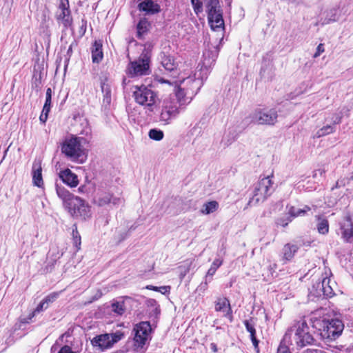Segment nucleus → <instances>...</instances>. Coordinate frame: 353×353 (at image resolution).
Returning a JSON list of instances; mask_svg holds the SVG:
<instances>
[{"label": "nucleus", "instance_id": "57", "mask_svg": "<svg viewBox=\"0 0 353 353\" xmlns=\"http://www.w3.org/2000/svg\"><path fill=\"white\" fill-rule=\"evenodd\" d=\"M250 339L252 342V344L254 347V349L259 352V341L256 339V335L255 336H250Z\"/></svg>", "mask_w": 353, "mask_h": 353}, {"label": "nucleus", "instance_id": "21", "mask_svg": "<svg viewBox=\"0 0 353 353\" xmlns=\"http://www.w3.org/2000/svg\"><path fill=\"white\" fill-rule=\"evenodd\" d=\"M59 176L63 183L71 188L76 187L79 183L77 174L73 173L69 168L61 170Z\"/></svg>", "mask_w": 353, "mask_h": 353}, {"label": "nucleus", "instance_id": "55", "mask_svg": "<svg viewBox=\"0 0 353 353\" xmlns=\"http://www.w3.org/2000/svg\"><path fill=\"white\" fill-rule=\"evenodd\" d=\"M73 240V244L76 247L77 250H80L81 246V236H75L74 238H72Z\"/></svg>", "mask_w": 353, "mask_h": 353}, {"label": "nucleus", "instance_id": "8", "mask_svg": "<svg viewBox=\"0 0 353 353\" xmlns=\"http://www.w3.org/2000/svg\"><path fill=\"white\" fill-rule=\"evenodd\" d=\"M133 97L137 103L148 108L150 110H152V107L155 104L157 98V94L145 85L136 86Z\"/></svg>", "mask_w": 353, "mask_h": 353}, {"label": "nucleus", "instance_id": "35", "mask_svg": "<svg viewBox=\"0 0 353 353\" xmlns=\"http://www.w3.org/2000/svg\"><path fill=\"white\" fill-rule=\"evenodd\" d=\"M218 208V202L216 201H212L204 203L201 211L202 214H209L215 212Z\"/></svg>", "mask_w": 353, "mask_h": 353}, {"label": "nucleus", "instance_id": "23", "mask_svg": "<svg viewBox=\"0 0 353 353\" xmlns=\"http://www.w3.org/2000/svg\"><path fill=\"white\" fill-rule=\"evenodd\" d=\"M340 11L337 8H332L324 12V17L321 18L319 23L322 25H327L330 23L336 22L339 20Z\"/></svg>", "mask_w": 353, "mask_h": 353}, {"label": "nucleus", "instance_id": "61", "mask_svg": "<svg viewBox=\"0 0 353 353\" xmlns=\"http://www.w3.org/2000/svg\"><path fill=\"white\" fill-rule=\"evenodd\" d=\"M48 114H46L43 112H41L40 117H39V120L42 123H45L47 121V119H48Z\"/></svg>", "mask_w": 353, "mask_h": 353}, {"label": "nucleus", "instance_id": "10", "mask_svg": "<svg viewBox=\"0 0 353 353\" xmlns=\"http://www.w3.org/2000/svg\"><path fill=\"white\" fill-rule=\"evenodd\" d=\"M203 72H200L199 74L195 73L194 77H188L181 81V85L185 87L190 94L189 99H192L193 97L198 93L202 87L203 77L201 75Z\"/></svg>", "mask_w": 353, "mask_h": 353}, {"label": "nucleus", "instance_id": "26", "mask_svg": "<svg viewBox=\"0 0 353 353\" xmlns=\"http://www.w3.org/2000/svg\"><path fill=\"white\" fill-rule=\"evenodd\" d=\"M56 191L58 196L63 201L65 208L73 199H75L77 196L70 193L64 187L59 186L58 184L56 185Z\"/></svg>", "mask_w": 353, "mask_h": 353}, {"label": "nucleus", "instance_id": "60", "mask_svg": "<svg viewBox=\"0 0 353 353\" xmlns=\"http://www.w3.org/2000/svg\"><path fill=\"white\" fill-rule=\"evenodd\" d=\"M50 108H51L50 104L45 103L41 112L46 114H48L50 111Z\"/></svg>", "mask_w": 353, "mask_h": 353}, {"label": "nucleus", "instance_id": "49", "mask_svg": "<svg viewBox=\"0 0 353 353\" xmlns=\"http://www.w3.org/2000/svg\"><path fill=\"white\" fill-rule=\"evenodd\" d=\"M110 334L111 335L110 341L111 343H112V345L120 341L124 336L123 333L121 331H117Z\"/></svg>", "mask_w": 353, "mask_h": 353}, {"label": "nucleus", "instance_id": "30", "mask_svg": "<svg viewBox=\"0 0 353 353\" xmlns=\"http://www.w3.org/2000/svg\"><path fill=\"white\" fill-rule=\"evenodd\" d=\"M57 19L61 21L65 28H68L72 24V19L70 11L59 10Z\"/></svg>", "mask_w": 353, "mask_h": 353}, {"label": "nucleus", "instance_id": "6", "mask_svg": "<svg viewBox=\"0 0 353 353\" xmlns=\"http://www.w3.org/2000/svg\"><path fill=\"white\" fill-rule=\"evenodd\" d=\"M278 112L275 108H256L250 114L252 122L257 125H274L277 122Z\"/></svg>", "mask_w": 353, "mask_h": 353}, {"label": "nucleus", "instance_id": "27", "mask_svg": "<svg viewBox=\"0 0 353 353\" xmlns=\"http://www.w3.org/2000/svg\"><path fill=\"white\" fill-rule=\"evenodd\" d=\"M103 57L102 43L101 41H95L92 47V62L99 63L103 59Z\"/></svg>", "mask_w": 353, "mask_h": 353}, {"label": "nucleus", "instance_id": "52", "mask_svg": "<svg viewBox=\"0 0 353 353\" xmlns=\"http://www.w3.org/2000/svg\"><path fill=\"white\" fill-rule=\"evenodd\" d=\"M276 353H291L289 347L285 345L283 341L281 342Z\"/></svg>", "mask_w": 353, "mask_h": 353}, {"label": "nucleus", "instance_id": "28", "mask_svg": "<svg viewBox=\"0 0 353 353\" xmlns=\"http://www.w3.org/2000/svg\"><path fill=\"white\" fill-rule=\"evenodd\" d=\"M299 247L297 245L292 243H286L282 249L283 259L285 261H290L294 256L295 253L298 251Z\"/></svg>", "mask_w": 353, "mask_h": 353}, {"label": "nucleus", "instance_id": "39", "mask_svg": "<svg viewBox=\"0 0 353 353\" xmlns=\"http://www.w3.org/2000/svg\"><path fill=\"white\" fill-rule=\"evenodd\" d=\"M223 261L219 259H215L212 263L210 268H209L205 276L208 278H211L215 274L217 269L222 265Z\"/></svg>", "mask_w": 353, "mask_h": 353}, {"label": "nucleus", "instance_id": "32", "mask_svg": "<svg viewBox=\"0 0 353 353\" xmlns=\"http://www.w3.org/2000/svg\"><path fill=\"white\" fill-rule=\"evenodd\" d=\"M150 26V23L146 19H141L137 26V37L138 39H141L143 35L145 34L148 30V27Z\"/></svg>", "mask_w": 353, "mask_h": 353}, {"label": "nucleus", "instance_id": "33", "mask_svg": "<svg viewBox=\"0 0 353 353\" xmlns=\"http://www.w3.org/2000/svg\"><path fill=\"white\" fill-rule=\"evenodd\" d=\"M48 307L46 306L43 300L40 302V303L37 306L34 310L29 314L28 318H23L21 319V322L22 323H28L29 321H30L37 314L46 310Z\"/></svg>", "mask_w": 353, "mask_h": 353}, {"label": "nucleus", "instance_id": "48", "mask_svg": "<svg viewBox=\"0 0 353 353\" xmlns=\"http://www.w3.org/2000/svg\"><path fill=\"white\" fill-rule=\"evenodd\" d=\"M343 118V113L341 112L332 114L330 121L332 125L339 124L341 122Z\"/></svg>", "mask_w": 353, "mask_h": 353}, {"label": "nucleus", "instance_id": "31", "mask_svg": "<svg viewBox=\"0 0 353 353\" xmlns=\"http://www.w3.org/2000/svg\"><path fill=\"white\" fill-rule=\"evenodd\" d=\"M311 210L308 205H305L303 209L296 208L294 206H290L288 209V215L294 219L297 216H304L308 211Z\"/></svg>", "mask_w": 353, "mask_h": 353}, {"label": "nucleus", "instance_id": "20", "mask_svg": "<svg viewBox=\"0 0 353 353\" xmlns=\"http://www.w3.org/2000/svg\"><path fill=\"white\" fill-rule=\"evenodd\" d=\"M110 338L111 335L109 334H101L94 337L91 343L94 347H98L100 350H103L112 346Z\"/></svg>", "mask_w": 353, "mask_h": 353}, {"label": "nucleus", "instance_id": "63", "mask_svg": "<svg viewBox=\"0 0 353 353\" xmlns=\"http://www.w3.org/2000/svg\"><path fill=\"white\" fill-rule=\"evenodd\" d=\"M152 312L155 315H159L161 312L159 305L155 306V307H154Z\"/></svg>", "mask_w": 353, "mask_h": 353}, {"label": "nucleus", "instance_id": "46", "mask_svg": "<svg viewBox=\"0 0 353 353\" xmlns=\"http://www.w3.org/2000/svg\"><path fill=\"white\" fill-rule=\"evenodd\" d=\"M58 296H59L58 292H52V293H50V294H48V296H46L43 299V301L45 303L46 306L49 307V305L51 303H52L53 302H54L57 300Z\"/></svg>", "mask_w": 353, "mask_h": 353}, {"label": "nucleus", "instance_id": "34", "mask_svg": "<svg viewBox=\"0 0 353 353\" xmlns=\"http://www.w3.org/2000/svg\"><path fill=\"white\" fill-rule=\"evenodd\" d=\"M111 310L117 315H122L125 311L123 301H113L111 303Z\"/></svg>", "mask_w": 353, "mask_h": 353}, {"label": "nucleus", "instance_id": "37", "mask_svg": "<svg viewBox=\"0 0 353 353\" xmlns=\"http://www.w3.org/2000/svg\"><path fill=\"white\" fill-rule=\"evenodd\" d=\"M31 87L32 90H35L37 92H39L41 88V73L35 72H34Z\"/></svg>", "mask_w": 353, "mask_h": 353}, {"label": "nucleus", "instance_id": "12", "mask_svg": "<svg viewBox=\"0 0 353 353\" xmlns=\"http://www.w3.org/2000/svg\"><path fill=\"white\" fill-rule=\"evenodd\" d=\"M219 52V49L217 46L212 47L208 46V48L204 50L203 54V65L201 68V71L205 72V79L207 78V74L209 72L210 68L218 57Z\"/></svg>", "mask_w": 353, "mask_h": 353}, {"label": "nucleus", "instance_id": "53", "mask_svg": "<svg viewBox=\"0 0 353 353\" xmlns=\"http://www.w3.org/2000/svg\"><path fill=\"white\" fill-rule=\"evenodd\" d=\"M325 51L324 45L323 43L319 44L316 48V52L314 54L313 57L317 58Z\"/></svg>", "mask_w": 353, "mask_h": 353}, {"label": "nucleus", "instance_id": "58", "mask_svg": "<svg viewBox=\"0 0 353 353\" xmlns=\"http://www.w3.org/2000/svg\"><path fill=\"white\" fill-rule=\"evenodd\" d=\"M146 304L148 307H155L158 305L157 301L153 299H149L146 301Z\"/></svg>", "mask_w": 353, "mask_h": 353}, {"label": "nucleus", "instance_id": "16", "mask_svg": "<svg viewBox=\"0 0 353 353\" xmlns=\"http://www.w3.org/2000/svg\"><path fill=\"white\" fill-rule=\"evenodd\" d=\"M32 176L34 185L41 188L43 185V181L42 177L41 160L39 158H36L32 163Z\"/></svg>", "mask_w": 353, "mask_h": 353}, {"label": "nucleus", "instance_id": "44", "mask_svg": "<svg viewBox=\"0 0 353 353\" xmlns=\"http://www.w3.org/2000/svg\"><path fill=\"white\" fill-rule=\"evenodd\" d=\"M146 288L148 290L156 291V292H159L163 294L169 293L170 290V286H168H168L165 285V286L157 287V286L150 285H148L146 287Z\"/></svg>", "mask_w": 353, "mask_h": 353}, {"label": "nucleus", "instance_id": "42", "mask_svg": "<svg viewBox=\"0 0 353 353\" xmlns=\"http://www.w3.org/2000/svg\"><path fill=\"white\" fill-rule=\"evenodd\" d=\"M292 221V216H290L288 214L285 215L283 216L279 217L276 219L275 223L277 225H280L282 227H286L288 224Z\"/></svg>", "mask_w": 353, "mask_h": 353}, {"label": "nucleus", "instance_id": "13", "mask_svg": "<svg viewBox=\"0 0 353 353\" xmlns=\"http://www.w3.org/2000/svg\"><path fill=\"white\" fill-rule=\"evenodd\" d=\"M179 106L171 100H164L160 114V120L168 123L169 121L175 118L179 113Z\"/></svg>", "mask_w": 353, "mask_h": 353}, {"label": "nucleus", "instance_id": "50", "mask_svg": "<svg viewBox=\"0 0 353 353\" xmlns=\"http://www.w3.org/2000/svg\"><path fill=\"white\" fill-rule=\"evenodd\" d=\"M330 278H328L327 276H325V277H323L321 281H316V286H317V288L321 287V288L330 286Z\"/></svg>", "mask_w": 353, "mask_h": 353}, {"label": "nucleus", "instance_id": "36", "mask_svg": "<svg viewBox=\"0 0 353 353\" xmlns=\"http://www.w3.org/2000/svg\"><path fill=\"white\" fill-rule=\"evenodd\" d=\"M238 135V133L235 130H230L229 132L223 137L222 143H223L225 146H229L236 140Z\"/></svg>", "mask_w": 353, "mask_h": 353}, {"label": "nucleus", "instance_id": "22", "mask_svg": "<svg viewBox=\"0 0 353 353\" xmlns=\"http://www.w3.org/2000/svg\"><path fill=\"white\" fill-rule=\"evenodd\" d=\"M225 309H227V312L224 316L232 321V310L229 300L226 297L218 298L215 302V310L216 312H225Z\"/></svg>", "mask_w": 353, "mask_h": 353}, {"label": "nucleus", "instance_id": "5", "mask_svg": "<svg viewBox=\"0 0 353 353\" xmlns=\"http://www.w3.org/2000/svg\"><path fill=\"white\" fill-rule=\"evenodd\" d=\"M150 57L148 52H143L137 60L131 61L127 68V74L130 77L148 75L150 70Z\"/></svg>", "mask_w": 353, "mask_h": 353}, {"label": "nucleus", "instance_id": "7", "mask_svg": "<svg viewBox=\"0 0 353 353\" xmlns=\"http://www.w3.org/2000/svg\"><path fill=\"white\" fill-rule=\"evenodd\" d=\"M70 215L81 220H86L91 217V208L89 204L81 198L77 196L73 199L65 208Z\"/></svg>", "mask_w": 353, "mask_h": 353}, {"label": "nucleus", "instance_id": "54", "mask_svg": "<svg viewBox=\"0 0 353 353\" xmlns=\"http://www.w3.org/2000/svg\"><path fill=\"white\" fill-rule=\"evenodd\" d=\"M52 89L50 88H47L46 93V103H48L51 105L52 101Z\"/></svg>", "mask_w": 353, "mask_h": 353}, {"label": "nucleus", "instance_id": "47", "mask_svg": "<svg viewBox=\"0 0 353 353\" xmlns=\"http://www.w3.org/2000/svg\"><path fill=\"white\" fill-rule=\"evenodd\" d=\"M203 1L199 0H194L191 1L194 12L196 14L203 12Z\"/></svg>", "mask_w": 353, "mask_h": 353}, {"label": "nucleus", "instance_id": "17", "mask_svg": "<svg viewBox=\"0 0 353 353\" xmlns=\"http://www.w3.org/2000/svg\"><path fill=\"white\" fill-rule=\"evenodd\" d=\"M137 8L139 11L149 15H153L161 12L160 5L154 0H143L138 4Z\"/></svg>", "mask_w": 353, "mask_h": 353}, {"label": "nucleus", "instance_id": "62", "mask_svg": "<svg viewBox=\"0 0 353 353\" xmlns=\"http://www.w3.org/2000/svg\"><path fill=\"white\" fill-rule=\"evenodd\" d=\"M338 183H340V185L342 187H343V186L346 185L347 184H348L349 183H347V178H343V179H339L338 180Z\"/></svg>", "mask_w": 353, "mask_h": 353}, {"label": "nucleus", "instance_id": "29", "mask_svg": "<svg viewBox=\"0 0 353 353\" xmlns=\"http://www.w3.org/2000/svg\"><path fill=\"white\" fill-rule=\"evenodd\" d=\"M317 223L316 229L321 234L325 235L329 232V222L327 219L316 216Z\"/></svg>", "mask_w": 353, "mask_h": 353}, {"label": "nucleus", "instance_id": "15", "mask_svg": "<svg viewBox=\"0 0 353 353\" xmlns=\"http://www.w3.org/2000/svg\"><path fill=\"white\" fill-rule=\"evenodd\" d=\"M334 294V290L330 286L325 288H317L316 282L309 288L308 297L310 300L314 301L315 298H327L331 297Z\"/></svg>", "mask_w": 353, "mask_h": 353}, {"label": "nucleus", "instance_id": "18", "mask_svg": "<svg viewBox=\"0 0 353 353\" xmlns=\"http://www.w3.org/2000/svg\"><path fill=\"white\" fill-rule=\"evenodd\" d=\"M344 222L341 224L342 238L345 241L349 242L353 237V219L350 213H347L344 217Z\"/></svg>", "mask_w": 353, "mask_h": 353}, {"label": "nucleus", "instance_id": "64", "mask_svg": "<svg viewBox=\"0 0 353 353\" xmlns=\"http://www.w3.org/2000/svg\"><path fill=\"white\" fill-rule=\"evenodd\" d=\"M75 236H80L79 232L77 231V228L75 226V228L72 230V238Z\"/></svg>", "mask_w": 353, "mask_h": 353}, {"label": "nucleus", "instance_id": "51", "mask_svg": "<svg viewBox=\"0 0 353 353\" xmlns=\"http://www.w3.org/2000/svg\"><path fill=\"white\" fill-rule=\"evenodd\" d=\"M59 10L70 11L69 8L68 0H60Z\"/></svg>", "mask_w": 353, "mask_h": 353}, {"label": "nucleus", "instance_id": "40", "mask_svg": "<svg viewBox=\"0 0 353 353\" xmlns=\"http://www.w3.org/2000/svg\"><path fill=\"white\" fill-rule=\"evenodd\" d=\"M150 139L154 141H161L163 139L164 134L161 130L157 128H153L150 130L148 132Z\"/></svg>", "mask_w": 353, "mask_h": 353}, {"label": "nucleus", "instance_id": "38", "mask_svg": "<svg viewBox=\"0 0 353 353\" xmlns=\"http://www.w3.org/2000/svg\"><path fill=\"white\" fill-rule=\"evenodd\" d=\"M335 131V126L332 124L326 125L316 132V137H321L325 135L333 133Z\"/></svg>", "mask_w": 353, "mask_h": 353}, {"label": "nucleus", "instance_id": "45", "mask_svg": "<svg viewBox=\"0 0 353 353\" xmlns=\"http://www.w3.org/2000/svg\"><path fill=\"white\" fill-rule=\"evenodd\" d=\"M211 278H208L205 276V281L201 282L200 285L197 287L196 291L199 293V294H201L204 293L208 287V283L211 281Z\"/></svg>", "mask_w": 353, "mask_h": 353}, {"label": "nucleus", "instance_id": "24", "mask_svg": "<svg viewBox=\"0 0 353 353\" xmlns=\"http://www.w3.org/2000/svg\"><path fill=\"white\" fill-rule=\"evenodd\" d=\"M260 75L262 79L271 81L274 77L273 65L270 60L263 58V63L260 70Z\"/></svg>", "mask_w": 353, "mask_h": 353}, {"label": "nucleus", "instance_id": "3", "mask_svg": "<svg viewBox=\"0 0 353 353\" xmlns=\"http://www.w3.org/2000/svg\"><path fill=\"white\" fill-rule=\"evenodd\" d=\"M272 185L273 183L269 176L261 179L254 185L252 196L250 198L247 207L254 206L260 202L265 201L274 191Z\"/></svg>", "mask_w": 353, "mask_h": 353}, {"label": "nucleus", "instance_id": "56", "mask_svg": "<svg viewBox=\"0 0 353 353\" xmlns=\"http://www.w3.org/2000/svg\"><path fill=\"white\" fill-rule=\"evenodd\" d=\"M58 353H75L73 352L71 349V347L68 345H64L63 346Z\"/></svg>", "mask_w": 353, "mask_h": 353}, {"label": "nucleus", "instance_id": "19", "mask_svg": "<svg viewBox=\"0 0 353 353\" xmlns=\"http://www.w3.org/2000/svg\"><path fill=\"white\" fill-rule=\"evenodd\" d=\"M181 84L175 89V99H170V100L172 101L174 103H176L179 108H181L183 105H185L189 103L192 99H190L188 98L190 97V94H188L187 90L185 88V87H181Z\"/></svg>", "mask_w": 353, "mask_h": 353}, {"label": "nucleus", "instance_id": "43", "mask_svg": "<svg viewBox=\"0 0 353 353\" xmlns=\"http://www.w3.org/2000/svg\"><path fill=\"white\" fill-rule=\"evenodd\" d=\"M81 125L83 126V129L79 132V134L85 137H90L92 130L88 123V121L85 119L84 121L81 123Z\"/></svg>", "mask_w": 353, "mask_h": 353}, {"label": "nucleus", "instance_id": "9", "mask_svg": "<svg viewBox=\"0 0 353 353\" xmlns=\"http://www.w3.org/2000/svg\"><path fill=\"white\" fill-rule=\"evenodd\" d=\"M152 327L149 321H141L136 324L133 328L134 346L137 349H142L146 343L151 339L150 333Z\"/></svg>", "mask_w": 353, "mask_h": 353}, {"label": "nucleus", "instance_id": "2", "mask_svg": "<svg viewBox=\"0 0 353 353\" xmlns=\"http://www.w3.org/2000/svg\"><path fill=\"white\" fill-rule=\"evenodd\" d=\"M87 142L84 137H75L66 139L61 145V152L70 160L83 163L86 157L82 144Z\"/></svg>", "mask_w": 353, "mask_h": 353}, {"label": "nucleus", "instance_id": "1", "mask_svg": "<svg viewBox=\"0 0 353 353\" xmlns=\"http://www.w3.org/2000/svg\"><path fill=\"white\" fill-rule=\"evenodd\" d=\"M310 322L314 334L326 342L336 340L344 330V324L339 319L312 317Z\"/></svg>", "mask_w": 353, "mask_h": 353}, {"label": "nucleus", "instance_id": "41", "mask_svg": "<svg viewBox=\"0 0 353 353\" xmlns=\"http://www.w3.org/2000/svg\"><path fill=\"white\" fill-rule=\"evenodd\" d=\"M246 330L250 334V336L256 335L255 323L252 318L243 321Z\"/></svg>", "mask_w": 353, "mask_h": 353}, {"label": "nucleus", "instance_id": "25", "mask_svg": "<svg viewBox=\"0 0 353 353\" xmlns=\"http://www.w3.org/2000/svg\"><path fill=\"white\" fill-rule=\"evenodd\" d=\"M160 59L161 65L166 70L172 72L176 69L178 63L173 56L163 52L160 55Z\"/></svg>", "mask_w": 353, "mask_h": 353}, {"label": "nucleus", "instance_id": "11", "mask_svg": "<svg viewBox=\"0 0 353 353\" xmlns=\"http://www.w3.org/2000/svg\"><path fill=\"white\" fill-rule=\"evenodd\" d=\"M100 88L103 95L102 110L108 112L112 102V89L109 83V78L106 74H102L99 77Z\"/></svg>", "mask_w": 353, "mask_h": 353}, {"label": "nucleus", "instance_id": "59", "mask_svg": "<svg viewBox=\"0 0 353 353\" xmlns=\"http://www.w3.org/2000/svg\"><path fill=\"white\" fill-rule=\"evenodd\" d=\"M128 235H129V233L128 231H125V232L120 233L119 240H118L119 243L125 240L128 236Z\"/></svg>", "mask_w": 353, "mask_h": 353}, {"label": "nucleus", "instance_id": "14", "mask_svg": "<svg viewBox=\"0 0 353 353\" xmlns=\"http://www.w3.org/2000/svg\"><path fill=\"white\" fill-rule=\"evenodd\" d=\"M94 202L96 204L101 207L110 203L114 205H119L122 203V199L113 196V194L110 192H101L98 193Z\"/></svg>", "mask_w": 353, "mask_h": 353}, {"label": "nucleus", "instance_id": "4", "mask_svg": "<svg viewBox=\"0 0 353 353\" xmlns=\"http://www.w3.org/2000/svg\"><path fill=\"white\" fill-rule=\"evenodd\" d=\"M294 327L295 328L294 340L299 347L302 348L314 343V335L315 334L314 332L312 333L310 327L305 320L303 319L296 322Z\"/></svg>", "mask_w": 353, "mask_h": 353}]
</instances>
